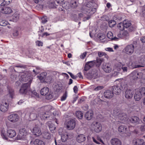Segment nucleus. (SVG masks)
<instances>
[{"label":"nucleus","mask_w":145,"mask_h":145,"mask_svg":"<svg viewBox=\"0 0 145 145\" xmlns=\"http://www.w3.org/2000/svg\"><path fill=\"white\" fill-rule=\"evenodd\" d=\"M102 69L106 73H109L112 71V67L109 63H104L102 65Z\"/></svg>","instance_id":"7ed1b4c3"},{"label":"nucleus","mask_w":145,"mask_h":145,"mask_svg":"<svg viewBox=\"0 0 145 145\" xmlns=\"http://www.w3.org/2000/svg\"><path fill=\"white\" fill-rule=\"evenodd\" d=\"M142 74L141 72H138L137 71H134L129 74V76L131 80H136L140 78Z\"/></svg>","instance_id":"f257e3e1"},{"label":"nucleus","mask_w":145,"mask_h":145,"mask_svg":"<svg viewBox=\"0 0 145 145\" xmlns=\"http://www.w3.org/2000/svg\"><path fill=\"white\" fill-rule=\"evenodd\" d=\"M134 49V47L133 44L128 45L125 48V53L129 55H131L133 54Z\"/></svg>","instance_id":"0eeeda50"},{"label":"nucleus","mask_w":145,"mask_h":145,"mask_svg":"<svg viewBox=\"0 0 145 145\" xmlns=\"http://www.w3.org/2000/svg\"><path fill=\"white\" fill-rule=\"evenodd\" d=\"M43 138L46 139H50L51 138L50 134L48 132H46L42 134Z\"/></svg>","instance_id":"a19ab883"},{"label":"nucleus","mask_w":145,"mask_h":145,"mask_svg":"<svg viewBox=\"0 0 145 145\" xmlns=\"http://www.w3.org/2000/svg\"><path fill=\"white\" fill-rule=\"evenodd\" d=\"M8 22L5 20H0V25L1 26H5L8 24Z\"/></svg>","instance_id":"de8ad7c7"},{"label":"nucleus","mask_w":145,"mask_h":145,"mask_svg":"<svg viewBox=\"0 0 145 145\" xmlns=\"http://www.w3.org/2000/svg\"><path fill=\"white\" fill-rule=\"evenodd\" d=\"M123 26L125 28H128L131 25L130 22L127 20H125L123 22Z\"/></svg>","instance_id":"c03bdc74"},{"label":"nucleus","mask_w":145,"mask_h":145,"mask_svg":"<svg viewBox=\"0 0 145 145\" xmlns=\"http://www.w3.org/2000/svg\"><path fill=\"white\" fill-rule=\"evenodd\" d=\"M141 94L138 91H136L134 96L135 99L136 101H139L141 99L142 97Z\"/></svg>","instance_id":"bb28decb"},{"label":"nucleus","mask_w":145,"mask_h":145,"mask_svg":"<svg viewBox=\"0 0 145 145\" xmlns=\"http://www.w3.org/2000/svg\"><path fill=\"white\" fill-rule=\"evenodd\" d=\"M47 74V73L46 72H44L42 73L39 76H37V78L40 80L43 81Z\"/></svg>","instance_id":"c9c22d12"},{"label":"nucleus","mask_w":145,"mask_h":145,"mask_svg":"<svg viewBox=\"0 0 145 145\" xmlns=\"http://www.w3.org/2000/svg\"><path fill=\"white\" fill-rule=\"evenodd\" d=\"M93 113L92 111H88L86 113L85 117L88 120H91L93 117Z\"/></svg>","instance_id":"c756f323"},{"label":"nucleus","mask_w":145,"mask_h":145,"mask_svg":"<svg viewBox=\"0 0 145 145\" xmlns=\"http://www.w3.org/2000/svg\"><path fill=\"white\" fill-rule=\"evenodd\" d=\"M86 10L84 12H86V14L88 16L87 17H85L84 18V20L85 21L89 20L91 18V16L96 12V10Z\"/></svg>","instance_id":"9b49d317"},{"label":"nucleus","mask_w":145,"mask_h":145,"mask_svg":"<svg viewBox=\"0 0 145 145\" xmlns=\"http://www.w3.org/2000/svg\"><path fill=\"white\" fill-rule=\"evenodd\" d=\"M49 89L47 87L42 88L40 91V93L43 95H46L49 92Z\"/></svg>","instance_id":"473e14b6"},{"label":"nucleus","mask_w":145,"mask_h":145,"mask_svg":"<svg viewBox=\"0 0 145 145\" xmlns=\"http://www.w3.org/2000/svg\"><path fill=\"white\" fill-rule=\"evenodd\" d=\"M36 45L37 46H43V42L40 40H37L36 42Z\"/></svg>","instance_id":"e2e57ef3"},{"label":"nucleus","mask_w":145,"mask_h":145,"mask_svg":"<svg viewBox=\"0 0 145 145\" xmlns=\"http://www.w3.org/2000/svg\"><path fill=\"white\" fill-rule=\"evenodd\" d=\"M8 105L7 103H5L3 104H1L0 106L1 110L3 112H5L7 111L8 109Z\"/></svg>","instance_id":"b1692460"},{"label":"nucleus","mask_w":145,"mask_h":145,"mask_svg":"<svg viewBox=\"0 0 145 145\" xmlns=\"http://www.w3.org/2000/svg\"><path fill=\"white\" fill-rule=\"evenodd\" d=\"M118 131L119 132L123 133H127L128 131V128H127L125 126L123 125H121L118 128Z\"/></svg>","instance_id":"aec40b11"},{"label":"nucleus","mask_w":145,"mask_h":145,"mask_svg":"<svg viewBox=\"0 0 145 145\" xmlns=\"http://www.w3.org/2000/svg\"><path fill=\"white\" fill-rule=\"evenodd\" d=\"M136 59V57L134 56H131L129 58V62L131 63L132 62H134Z\"/></svg>","instance_id":"052dcab7"},{"label":"nucleus","mask_w":145,"mask_h":145,"mask_svg":"<svg viewBox=\"0 0 145 145\" xmlns=\"http://www.w3.org/2000/svg\"><path fill=\"white\" fill-rule=\"evenodd\" d=\"M19 17L20 14L18 12H16L13 15L12 20H10V21L16 22L19 20Z\"/></svg>","instance_id":"7c9ffc66"},{"label":"nucleus","mask_w":145,"mask_h":145,"mask_svg":"<svg viewBox=\"0 0 145 145\" xmlns=\"http://www.w3.org/2000/svg\"><path fill=\"white\" fill-rule=\"evenodd\" d=\"M19 116L17 114H13L10 115L8 117V119L12 122H15L19 120Z\"/></svg>","instance_id":"6e6552de"},{"label":"nucleus","mask_w":145,"mask_h":145,"mask_svg":"<svg viewBox=\"0 0 145 145\" xmlns=\"http://www.w3.org/2000/svg\"><path fill=\"white\" fill-rule=\"evenodd\" d=\"M138 64H139L138 63V62H132V63H131V66L133 68H137L143 67V66L138 65Z\"/></svg>","instance_id":"58836bf2"},{"label":"nucleus","mask_w":145,"mask_h":145,"mask_svg":"<svg viewBox=\"0 0 145 145\" xmlns=\"http://www.w3.org/2000/svg\"><path fill=\"white\" fill-rule=\"evenodd\" d=\"M118 16H115L114 17L116 18V21H115L113 20H111L109 21L108 22V24L110 27H113L116 24V22L119 21L121 20L122 19V18L121 17H118Z\"/></svg>","instance_id":"ddd939ff"},{"label":"nucleus","mask_w":145,"mask_h":145,"mask_svg":"<svg viewBox=\"0 0 145 145\" xmlns=\"http://www.w3.org/2000/svg\"><path fill=\"white\" fill-rule=\"evenodd\" d=\"M91 126L97 133L99 132L102 129L101 125L99 122H94L91 125Z\"/></svg>","instance_id":"423d86ee"},{"label":"nucleus","mask_w":145,"mask_h":145,"mask_svg":"<svg viewBox=\"0 0 145 145\" xmlns=\"http://www.w3.org/2000/svg\"><path fill=\"white\" fill-rule=\"evenodd\" d=\"M118 27L121 30L123 29V28L125 27L123 26V23H119L118 25Z\"/></svg>","instance_id":"bf43d9fd"},{"label":"nucleus","mask_w":145,"mask_h":145,"mask_svg":"<svg viewBox=\"0 0 145 145\" xmlns=\"http://www.w3.org/2000/svg\"><path fill=\"white\" fill-rule=\"evenodd\" d=\"M30 83H25L23 84L19 92L22 94L26 93L27 89L30 86Z\"/></svg>","instance_id":"f8f14e48"},{"label":"nucleus","mask_w":145,"mask_h":145,"mask_svg":"<svg viewBox=\"0 0 145 145\" xmlns=\"http://www.w3.org/2000/svg\"><path fill=\"white\" fill-rule=\"evenodd\" d=\"M2 13L5 14H9L12 12V10H1Z\"/></svg>","instance_id":"a18cd8bd"},{"label":"nucleus","mask_w":145,"mask_h":145,"mask_svg":"<svg viewBox=\"0 0 145 145\" xmlns=\"http://www.w3.org/2000/svg\"><path fill=\"white\" fill-rule=\"evenodd\" d=\"M57 5H56L54 3H52L49 5V7L53 8H57Z\"/></svg>","instance_id":"6e6d98bb"},{"label":"nucleus","mask_w":145,"mask_h":145,"mask_svg":"<svg viewBox=\"0 0 145 145\" xmlns=\"http://www.w3.org/2000/svg\"><path fill=\"white\" fill-rule=\"evenodd\" d=\"M32 132L35 136L37 137L40 136L42 134L40 127L38 126H35L33 127Z\"/></svg>","instance_id":"9d476101"},{"label":"nucleus","mask_w":145,"mask_h":145,"mask_svg":"<svg viewBox=\"0 0 145 145\" xmlns=\"http://www.w3.org/2000/svg\"><path fill=\"white\" fill-rule=\"evenodd\" d=\"M47 22V18L46 16H44L41 18V22L45 24Z\"/></svg>","instance_id":"13d9d810"},{"label":"nucleus","mask_w":145,"mask_h":145,"mask_svg":"<svg viewBox=\"0 0 145 145\" xmlns=\"http://www.w3.org/2000/svg\"><path fill=\"white\" fill-rule=\"evenodd\" d=\"M111 143L112 145H121L120 140L117 138H113L111 140Z\"/></svg>","instance_id":"4be33fe9"},{"label":"nucleus","mask_w":145,"mask_h":145,"mask_svg":"<svg viewBox=\"0 0 145 145\" xmlns=\"http://www.w3.org/2000/svg\"><path fill=\"white\" fill-rule=\"evenodd\" d=\"M123 65L120 62H118L116 63L114 66V69L120 71Z\"/></svg>","instance_id":"e433bc0d"},{"label":"nucleus","mask_w":145,"mask_h":145,"mask_svg":"<svg viewBox=\"0 0 145 145\" xmlns=\"http://www.w3.org/2000/svg\"><path fill=\"white\" fill-rule=\"evenodd\" d=\"M67 97V95L66 92L65 93H64L63 96L61 97V101H63L65 100Z\"/></svg>","instance_id":"338daca9"},{"label":"nucleus","mask_w":145,"mask_h":145,"mask_svg":"<svg viewBox=\"0 0 145 145\" xmlns=\"http://www.w3.org/2000/svg\"><path fill=\"white\" fill-rule=\"evenodd\" d=\"M9 95L11 98H13L14 95V93L13 89H11L9 90Z\"/></svg>","instance_id":"603ef678"},{"label":"nucleus","mask_w":145,"mask_h":145,"mask_svg":"<svg viewBox=\"0 0 145 145\" xmlns=\"http://www.w3.org/2000/svg\"><path fill=\"white\" fill-rule=\"evenodd\" d=\"M53 97V95L50 92L49 94L46 96V98L48 99H52Z\"/></svg>","instance_id":"680f3d73"},{"label":"nucleus","mask_w":145,"mask_h":145,"mask_svg":"<svg viewBox=\"0 0 145 145\" xmlns=\"http://www.w3.org/2000/svg\"><path fill=\"white\" fill-rule=\"evenodd\" d=\"M91 68L89 66V65L87 63H86L85 67H84V70L86 71H87L89 70Z\"/></svg>","instance_id":"774afa93"},{"label":"nucleus","mask_w":145,"mask_h":145,"mask_svg":"<svg viewBox=\"0 0 145 145\" xmlns=\"http://www.w3.org/2000/svg\"><path fill=\"white\" fill-rule=\"evenodd\" d=\"M138 91L142 95H145V87H142L140 88Z\"/></svg>","instance_id":"3c124183"},{"label":"nucleus","mask_w":145,"mask_h":145,"mask_svg":"<svg viewBox=\"0 0 145 145\" xmlns=\"http://www.w3.org/2000/svg\"><path fill=\"white\" fill-rule=\"evenodd\" d=\"M104 96L106 98L110 99L112 98L113 96L114 93L110 90H107L104 92Z\"/></svg>","instance_id":"a211bd4d"},{"label":"nucleus","mask_w":145,"mask_h":145,"mask_svg":"<svg viewBox=\"0 0 145 145\" xmlns=\"http://www.w3.org/2000/svg\"><path fill=\"white\" fill-rule=\"evenodd\" d=\"M59 133L61 135V139L62 142H64L67 140L68 135L67 133L62 135L61 133L59 132Z\"/></svg>","instance_id":"f704fd0d"},{"label":"nucleus","mask_w":145,"mask_h":145,"mask_svg":"<svg viewBox=\"0 0 145 145\" xmlns=\"http://www.w3.org/2000/svg\"><path fill=\"white\" fill-rule=\"evenodd\" d=\"M113 92L116 95H119L121 92V90L120 86H114L112 87Z\"/></svg>","instance_id":"4468645a"},{"label":"nucleus","mask_w":145,"mask_h":145,"mask_svg":"<svg viewBox=\"0 0 145 145\" xmlns=\"http://www.w3.org/2000/svg\"><path fill=\"white\" fill-rule=\"evenodd\" d=\"M143 140L141 139H134L133 140V143L134 145H141Z\"/></svg>","instance_id":"2f4dec72"},{"label":"nucleus","mask_w":145,"mask_h":145,"mask_svg":"<svg viewBox=\"0 0 145 145\" xmlns=\"http://www.w3.org/2000/svg\"><path fill=\"white\" fill-rule=\"evenodd\" d=\"M87 63L89 65V66L91 68V67H93L95 64V60H94L88 61Z\"/></svg>","instance_id":"5fc2aeb1"},{"label":"nucleus","mask_w":145,"mask_h":145,"mask_svg":"<svg viewBox=\"0 0 145 145\" xmlns=\"http://www.w3.org/2000/svg\"><path fill=\"white\" fill-rule=\"evenodd\" d=\"M95 138L99 142H100L101 143V144H104V143L103 141L101 139L100 137L99 136H96Z\"/></svg>","instance_id":"4d7b16f0"},{"label":"nucleus","mask_w":145,"mask_h":145,"mask_svg":"<svg viewBox=\"0 0 145 145\" xmlns=\"http://www.w3.org/2000/svg\"><path fill=\"white\" fill-rule=\"evenodd\" d=\"M1 135L2 138L5 140H7V138L6 135L5 131L4 130H2L1 132Z\"/></svg>","instance_id":"09e8293b"},{"label":"nucleus","mask_w":145,"mask_h":145,"mask_svg":"<svg viewBox=\"0 0 145 145\" xmlns=\"http://www.w3.org/2000/svg\"><path fill=\"white\" fill-rule=\"evenodd\" d=\"M76 117L80 119H81L83 117V114L82 112L80 111H77L75 113Z\"/></svg>","instance_id":"37998d69"},{"label":"nucleus","mask_w":145,"mask_h":145,"mask_svg":"<svg viewBox=\"0 0 145 145\" xmlns=\"http://www.w3.org/2000/svg\"><path fill=\"white\" fill-rule=\"evenodd\" d=\"M86 140V137L83 134L79 135L77 136L76 138L77 141L79 143L83 142Z\"/></svg>","instance_id":"412c9836"},{"label":"nucleus","mask_w":145,"mask_h":145,"mask_svg":"<svg viewBox=\"0 0 145 145\" xmlns=\"http://www.w3.org/2000/svg\"><path fill=\"white\" fill-rule=\"evenodd\" d=\"M27 72L25 73H23L20 76V80L24 82L28 81L27 83H30V85L32 80V78L31 76L27 74Z\"/></svg>","instance_id":"f03ea898"},{"label":"nucleus","mask_w":145,"mask_h":145,"mask_svg":"<svg viewBox=\"0 0 145 145\" xmlns=\"http://www.w3.org/2000/svg\"><path fill=\"white\" fill-rule=\"evenodd\" d=\"M12 0H4V1L1 4V6L2 7V9H4L3 8L9 5L11 2Z\"/></svg>","instance_id":"72a5a7b5"},{"label":"nucleus","mask_w":145,"mask_h":145,"mask_svg":"<svg viewBox=\"0 0 145 145\" xmlns=\"http://www.w3.org/2000/svg\"><path fill=\"white\" fill-rule=\"evenodd\" d=\"M108 38L112 40L117 41L119 40V38L116 37V36L114 37L113 34L111 31H109L107 33V35Z\"/></svg>","instance_id":"393cba45"},{"label":"nucleus","mask_w":145,"mask_h":145,"mask_svg":"<svg viewBox=\"0 0 145 145\" xmlns=\"http://www.w3.org/2000/svg\"><path fill=\"white\" fill-rule=\"evenodd\" d=\"M16 135L15 131L12 129H9L7 131V135L10 138L14 137Z\"/></svg>","instance_id":"5701e85b"},{"label":"nucleus","mask_w":145,"mask_h":145,"mask_svg":"<svg viewBox=\"0 0 145 145\" xmlns=\"http://www.w3.org/2000/svg\"><path fill=\"white\" fill-rule=\"evenodd\" d=\"M134 89H127L124 93V96L127 99L132 98L134 93Z\"/></svg>","instance_id":"39448f33"},{"label":"nucleus","mask_w":145,"mask_h":145,"mask_svg":"<svg viewBox=\"0 0 145 145\" xmlns=\"http://www.w3.org/2000/svg\"><path fill=\"white\" fill-rule=\"evenodd\" d=\"M129 120L132 123H135L137 124L139 123V119L136 116H134L130 118Z\"/></svg>","instance_id":"cd10ccee"},{"label":"nucleus","mask_w":145,"mask_h":145,"mask_svg":"<svg viewBox=\"0 0 145 145\" xmlns=\"http://www.w3.org/2000/svg\"><path fill=\"white\" fill-rule=\"evenodd\" d=\"M46 125L48 126L50 131H53L55 130L56 129V127H55L54 125L52 123L51 121L48 122L46 123Z\"/></svg>","instance_id":"4c0bfd02"},{"label":"nucleus","mask_w":145,"mask_h":145,"mask_svg":"<svg viewBox=\"0 0 145 145\" xmlns=\"http://www.w3.org/2000/svg\"><path fill=\"white\" fill-rule=\"evenodd\" d=\"M135 127L132 126H129L128 127V131L132 132L133 131Z\"/></svg>","instance_id":"0e129e2a"},{"label":"nucleus","mask_w":145,"mask_h":145,"mask_svg":"<svg viewBox=\"0 0 145 145\" xmlns=\"http://www.w3.org/2000/svg\"><path fill=\"white\" fill-rule=\"evenodd\" d=\"M27 135V131L25 129H20L19 131L18 136L20 139L24 138Z\"/></svg>","instance_id":"2eb2a0df"},{"label":"nucleus","mask_w":145,"mask_h":145,"mask_svg":"<svg viewBox=\"0 0 145 145\" xmlns=\"http://www.w3.org/2000/svg\"><path fill=\"white\" fill-rule=\"evenodd\" d=\"M105 35L104 34H99L97 35V37L99 39L101 42L106 43L107 41L106 40Z\"/></svg>","instance_id":"a878e982"},{"label":"nucleus","mask_w":145,"mask_h":145,"mask_svg":"<svg viewBox=\"0 0 145 145\" xmlns=\"http://www.w3.org/2000/svg\"><path fill=\"white\" fill-rule=\"evenodd\" d=\"M98 71L96 70H94L91 72L90 78L93 79L96 78L98 77Z\"/></svg>","instance_id":"c85d7f7f"},{"label":"nucleus","mask_w":145,"mask_h":145,"mask_svg":"<svg viewBox=\"0 0 145 145\" xmlns=\"http://www.w3.org/2000/svg\"><path fill=\"white\" fill-rule=\"evenodd\" d=\"M39 114L40 115L39 116V118L42 120H45L46 118H49L50 114V113H48L46 112H39Z\"/></svg>","instance_id":"dca6fc26"},{"label":"nucleus","mask_w":145,"mask_h":145,"mask_svg":"<svg viewBox=\"0 0 145 145\" xmlns=\"http://www.w3.org/2000/svg\"><path fill=\"white\" fill-rule=\"evenodd\" d=\"M52 108V107L50 105H48L44 106L42 108L45 111V112L49 113V112L50 111Z\"/></svg>","instance_id":"ea45409f"},{"label":"nucleus","mask_w":145,"mask_h":145,"mask_svg":"<svg viewBox=\"0 0 145 145\" xmlns=\"http://www.w3.org/2000/svg\"><path fill=\"white\" fill-rule=\"evenodd\" d=\"M76 125L75 120L73 119L70 120L68 121L67 125V127L68 129L71 130L73 129Z\"/></svg>","instance_id":"1a4fd4ad"},{"label":"nucleus","mask_w":145,"mask_h":145,"mask_svg":"<svg viewBox=\"0 0 145 145\" xmlns=\"http://www.w3.org/2000/svg\"><path fill=\"white\" fill-rule=\"evenodd\" d=\"M30 145H44V143L42 141L38 139H36L34 141H31L30 142Z\"/></svg>","instance_id":"f3484780"},{"label":"nucleus","mask_w":145,"mask_h":145,"mask_svg":"<svg viewBox=\"0 0 145 145\" xmlns=\"http://www.w3.org/2000/svg\"><path fill=\"white\" fill-rule=\"evenodd\" d=\"M29 116L30 118L32 120L36 119L39 120V112H38L35 110H33L30 112Z\"/></svg>","instance_id":"20e7f679"},{"label":"nucleus","mask_w":145,"mask_h":145,"mask_svg":"<svg viewBox=\"0 0 145 145\" xmlns=\"http://www.w3.org/2000/svg\"><path fill=\"white\" fill-rule=\"evenodd\" d=\"M138 63L141 64H145V55H142L139 57Z\"/></svg>","instance_id":"79ce46f5"},{"label":"nucleus","mask_w":145,"mask_h":145,"mask_svg":"<svg viewBox=\"0 0 145 145\" xmlns=\"http://www.w3.org/2000/svg\"><path fill=\"white\" fill-rule=\"evenodd\" d=\"M40 68L39 67H36L35 69H34L33 70V72H34L35 74H38L39 72V70Z\"/></svg>","instance_id":"69168bd1"},{"label":"nucleus","mask_w":145,"mask_h":145,"mask_svg":"<svg viewBox=\"0 0 145 145\" xmlns=\"http://www.w3.org/2000/svg\"><path fill=\"white\" fill-rule=\"evenodd\" d=\"M116 115L118 119L121 121H125L127 119V116L125 113L120 112L119 114H116Z\"/></svg>","instance_id":"6ab92c4d"},{"label":"nucleus","mask_w":145,"mask_h":145,"mask_svg":"<svg viewBox=\"0 0 145 145\" xmlns=\"http://www.w3.org/2000/svg\"><path fill=\"white\" fill-rule=\"evenodd\" d=\"M95 64H96L97 65H100L102 62V60L101 59H97L96 60H95Z\"/></svg>","instance_id":"864d4df0"},{"label":"nucleus","mask_w":145,"mask_h":145,"mask_svg":"<svg viewBox=\"0 0 145 145\" xmlns=\"http://www.w3.org/2000/svg\"><path fill=\"white\" fill-rule=\"evenodd\" d=\"M71 7L72 8H76L78 6V4L76 1H74V2H72L71 5Z\"/></svg>","instance_id":"8fccbe9b"},{"label":"nucleus","mask_w":145,"mask_h":145,"mask_svg":"<svg viewBox=\"0 0 145 145\" xmlns=\"http://www.w3.org/2000/svg\"><path fill=\"white\" fill-rule=\"evenodd\" d=\"M122 33L123 39H127L129 35V33L127 31H125L122 32Z\"/></svg>","instance_id":"49530a36"}]
</instances>
